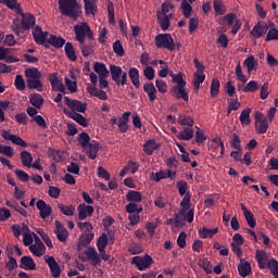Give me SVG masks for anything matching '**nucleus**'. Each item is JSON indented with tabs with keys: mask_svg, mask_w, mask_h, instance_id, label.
<instances>
[{
	"mask_svg": "<svg viewBox=\"0 0 278 278\" xmlns=\"http://www.w3.org/2000/svg\"><path fill=\"white\" fill-rule=\"evenodd\" d=\"M59 10L62 16H67L71 21H77L81 16V7L77 0H59Z\"/></svg>",
	"mask_w": 278,
	"mask_h": 278,
	"instance_id": "obj_1",
	"label": "nucleus"
},
{
	"mask_svg": "<svg viewBox=\"0 0 278 278\" xmlns=\"http://www.w3.org/2000/svg\"><path fill=\"white\" fill-rule=\"evenodd\" d=\"M74 34L76 36L77 42H86V38H88V40H94V34H92V29L88 23L75 25Z\"/></svg>",
	"mask_w": 278,
	"mask_h": 278,
	"instance_id": "obj_2",
	"label": "nucleus"
},
{
	"mask_svg": "<svg viewBox=\"0 0 278 278\" xmlns=\"http://www.w3.org/2000/svg\"><path fill=\"white\" fill-rule=\"evenodd\" d=\"M157 49H167V51H175V39L170 34H159L154 39Z\"/></svg>",
	"mask_w": 278,
	"mask_h": 278,
	"instance_id": "obj_3",
	"label": "nucleus"
},
{
	"mask_svg": "<svg viewBox=\"0 0 278 278\" xmlns=\"http://www.w3.org/2000/svg\"><path fill=\"white\" fill-rule=\"evenodd\" d=\"M110 73H111V77L115 81L116 86L127 85V72H124L123 67L111 64Z\"/></svg>",
	"mask_w": 278,
	"mask_h": 278,
	"instance_id": "obj_4",
	"label": "nucleus"
},
{
	"mask_svg": "<svg viewBox=\"0 0 278 278\" xmlns=\"http://www.w3.org/2000/svg\"><path fill=\"white\" fill-rule=\"evenodd\" d=\"M224 21L228 27H232L231 34L236 36L238 31H240V27H242V22L238 20V16L235 13H228L224 16Z\"/></svg>",
	"mask_w": 278,
	"mask_h": 278,
	"instance_id": "obj_5",
	"label": "nucleus"
},
{
	"mask_svg": "<svg viewBox=\"0 0 278 278\" xmlns=\"http://www.w3.org/2000/svg\"><path fill=\"white\" fill-rule=\"evenodd\" d=\"M64 103L72 110V112H79L80 114H84L86 112V108H88L87 103H84L79 100H73L68 97H64Z\"/></svg>",
	"mask_w": 278,
	"mask_h": 278,
	"instance_id": "obj_6",
	"label": "nucleus"
},
{
	"mask_svg": "<svg viewBox=\"0 0 278 278\" xmlns=\"http://www.w3.org/2000/svg\"><path fill=\"white\" fill-rule=\"evenodd\" d=\"M131 264H135L138 270H146V268H149V266L153 264V258L149 254H146L143 258L140 256H134Z\"/></svg>",
	"mask_w": 278,
	"mask_h": 278,
	"instance_id": "obj_7",
	"label": "nucleus"
},
{
	"mask_svg": "<svg viewBox=\"0 0 278 278\" xmlns=\"http://www.w3.org/2000/svg\"><path fill=\"white\" fill-rule=\"evenodd\" d=\"M21 25L23 31H29V29H34L36 27V16L31 13H25V15L22 16Z\"/></svg>",
	"mask_w": 278,
	"mask_h": 278,
	"instance_id": "obj_8",
	"label": "nucleus"
},
{
	"mask_svg": "<svg viewBox=\"0 0 278 278\" xmlns=\"http://www.w3.org/2000/svg\"><path fill=\"white\" fill-rule=\"evenodd\" d=\"M48 80L51 84L52 90H55L56 92L66 91V88L64 87V83H62V80H60V78L58 77V73L49 74Z\"/></svg>",
	"mask_w": 278,
	"mask_h": 278,
	"instance_id": "obj_9",
	"label": "nucleus"
},
{
	"mask_svg": "<svg viewBox=\"0 0 278 278\" xmlns=\"http://www.w3.org/2000/svg\"><path fill=\"white\" fill-rule=\"evenodd\" d=\"M268 33V24L266 22H258L251 30V36L253 38H262L263 36H266Z\"/></svg>",
	"mask_w": 278,
	"mask_h": 278,
	"instance_id": "obj_10",
	"label": "nucleus"
},
{
	"mask_svg": "<svg viewBox=\"0 0 278 278\" xmlns=\"http://www.w3.org/2000/svg\"><path fill=\"white\" fill-rule=\"evenodd\" d=\"M255 260L258 264V268L264 270V268H268V264H270V260L268 258V254L264 250H256Z\"/></svg>",
	"mask_w": 278,
	"mask_h": 278,
	"instance_id": "obj_11",
	"label": "nucleus"
},
{
	"mask_svg": "<svg viewBox=\"0 0 278 278\" xmlns=\"http://www.w3.org/2000/svg\"><path fill=\"white\" fill-rule=\"evenodd\" d=\"M1 136L2 138H4V140H10L13 144H16L17 147H23V149L27 147V143L25 140H23V138L16 135H12L8 130H2Z\"/></svg>",
	"mask_w": 278,
	"mask_h": 278,
	"instance_id": "obj_12",
	"label": "nucleus"
},
{
	"mask_svg": "<svg viewBox=\"0 0 278 278\" xmlns=\"http://www.w3.org/2000/svg\"><path fill=\"white\" fill-rule=\"evenodd\" d=\"M37 210H39L40 218H49L51 216L53 210L51 208V205L47 204L45 200H38L36 203Z\"/></svg>",
	"mask_w": 278,
	"mask_h": 278,
	"instance_id": "obj_13",
	"label": "nucleus"
},
{
	"mask_svg": "<svg viewBox=\"0 0 278 278\" xmlns=\"http://www.w3.org/2000/svg\"><path fill=\"white\" fill-rule=\"evenodd\" d=\"M46 264H48L53 278H58L60 277V275H62V269H60V265L53 256H49L48 258H46Z\"/></svg>",
	"mask_w": 278,
	"mask_h": 278,
	"instance_id": "obj_14",
	"label": "nucleus"
},
{
	"mask_svg": "<svg viewBox=\"0 0 278 278\" xmlns=\"http://www.w3.org/2000/svg\"><path fill=\"white\" fill-rule=\"evenodd\" d=\"M54 233L60 242H66V240H68V230L58 220L55 222Z\"/></svg>",
	"mask_w": 278,
	"mask_h": 278,
	"instance_id": "obj_15",
	"label": "nucleus"
},
{
	"mask_svg": "<svg viewBox=\"0 0 278 278\" xmlns=\"http://www.w3.org/2000/svg\"><path fill=\"white\" fill-rule=\"evenodd\" d=\"M85 255L90 262H92V266L101 265V256H99V253L97 252V250L94 248L89 247L85 251Z\"/></svg>",
	"mask_w": 278,
	"mask_h": 278,
	"instance_id": "obj_16",
	"label": "nucleus"
},
{
	"mask_svg": "<svg viewBox=\"0 0 278 278\" xmlns=\"http://www.w3.org/2000/svg\"><path fill=\"white\" fill-rule=\"evenodd\" d=\"M94 214V207L91 205H86V204H79L78 205V219L79 220H86L88 216H91Z\"/></svg>",
	"mask_w": 278,
	"mask_h": 278,
	"instance_id": "obj_17",
	"label": "nucleus"
},
{
	"mask_svg": "<svg viewBox=\"0 0 278 278\" xmlns=\"http://www.w3.org/2000/svg\"><path fill=\"white\" fill-rule=\"evenodd\" d=\"M63 114H66L68 116V118H72L73 121L78 123V125H80V127H88V119H86V117H84V115H81L77 112H68V111H66V109L63 110Z\"/></svg>",
	"mask_w": 278,
	"mask_h": 278,
	"instance_id": "obj_18",
	"label": "nucleus"
},
{
	"mask_svg": "<svg viewBox=\"0 0 278 278\" xmlns=\"http://www.w3.org/2000/svg\"><path fill=\"white\" fill-rule=\"evenodd\" d=\"M170 93L175 97V99H184L188 102V92L186 91V85H179L172 87Z\"/></svg>",
	"mask_w": 278,
	"mask_h": 278,
	"instance_id": "obj_19",
	"label": "nucleus"
},
{
	"mask_svg": "<svg viewBox=\"0 0 278 278\" xmlns=\"http://www.w3.org/2000/svg\"><path fill=\"white\" fill-rule=\"evenodd\" d=\"M129 116H131V112H124L122 118L118 119L117 127L121 134H127L129 130V125L127 124L129 123Z\"/></svg>",
	"mask_w": 278,
	"mask_h": 278,
	"instance_id": "obj_20",
	"label": "nucleus"
},
{
	"mask_svg": "<svg viewBox=\"0 0 278 278\" xmlns=\"http://www.w3.org/2000/svg\"><path fill=\"white\" fill-rule=\"evenodd\" d=\"M175 173H173L170 169L167 170H160L156 173H152L151 177L153 179V181L160 182L162 181V179H172V177H175Z\"/></svg>",
	"mask_w": 278,
	"mask_h": 278,
	"instance_id": "obj_21",
	"label": "nucleus"
},
{
	"mask_svg": "<svg viewBox=\"0 0 278 278\" xmlns=\"http://www.w3.org/2000/svg\"><path fill=\"white\" fill-rule=\"evenodd\" d=\"M99 142H90L85 149L87 157H89V160H97V153H99Z\"/></svg>",
	"mask_w": 278,
	"mask_h": 278,
	"instance_id": "obj_22",
	"label": "nucleus"
},
{
	"mask_svg": "<svg viewBox=\"0 0 278 278\" xmlns=\"http://www.w3.org/2000/svg\"><path fill=\"white\" fill-rule=\"evenodd\" d=\"M33 38L37 45H45L47 35H45V31H42L40 26H35L33 29Z\"/></svg>",
	"mask_w": 278,
	"mask_h": 278,
	"instance_id": "obj_23",
	"label": "nucleus"
},
{
	"mask_svg": "<svg viewBox=\"0 0 278 278\" xmlns=\"http://www.w3.org/2000/svg\"><path fill=\"white\" fill-rule=\"evenodd\" d=\"M143 91L148 94V99L149 101H151V103H153V101L157 99V97L155 96L157 93V89L155 88V85H153V83H146L143 85Z\"/></svg>",
	"mask_w": 278,
	"mask_h": 278,
	"instance_id": "obj_24",
	"label": "nucleus"
},
{
	"mask_svg": "<svg viewBox=\"0 0 278 278\" xmlns=\"http://www.w3.org/2000/svg\"><path fill=\"white\" fill-rule=\"evenodd\" d=\"M238 273L240 277H249L252 273L251 263L241 260L240 264L238 265Z\"/></svg>",
	"mask_w": 278,
	"mask_h": 278,
	"instance_id": "obj_25",
	"label": "nucleus"
},
{
	"mask_svg": "<svg viewBox=\"0 0 278 278\" xmlns=\"http://www.w3.org/2000/svg\"><path fill=\"white\" fill-rule=\"evenodd\" d=\"M180 216H182L184 220H187V223H192V220H194V210L189 208L187 213H184V215L175 213V225H179V223H181Z\"/></svg>",
	"mask_w": 278,
	"mask_h": 278,
	"instance_id": "obj_26",
	"label": "nucleus"
},
{
	"mask_svg": "<svg viewBox=\"0 0 278 278\" xmlns=\"http://www.w3.org/2000/svg\"><path fill=\"white\" fill-rule=\"evenodd\" d=\"M20 268H23V270H36V262H34L31 256H23Z\"/></svg>",
	"mask_w": 278,
	"mask_h": 278,
	"instance_id": "obj_27",
	"label": "nucleus"
},
{
	"mask_svg": "<svg viewBox=\"0 0 278 278\" xmlns=\"http://www.w3.org/2000/svg\"><path fill=\"white\" fill-rule=\"evenodd\" d=\"M48 43L54 47V49H62V47L66 45V39L55 35H50Z\"/></svg>",
	"mask_w": 278,
	"mask_h": 278,
	"instance_id": "obj_28",
	"label": "nucleus"
},
{
	"mask_svg": "<svg viewBox=\"0 0 278 278\" xmlns=\"http://www.w3.org/2000/svg\"><path fill=\"white\" fill-rule=\"evenodd\" d=\"M157 149H160V143L153 139L146 141L143 144V152L146 155H153V151H157Z\"/></svg>",
	"mask_w": 278,
	"mask_h": 278,
	"instance_id": "obj_29",
	"label": "nucleus"
},
{
	"mask_svg": "<svg viewBox=\"0 0 278 278\" xmlns=\"http://www.w3.org/2000/svg\"><path fill=\"white\" fill-rule=\"evenodd\" d=\"M94 240V232H84L78 239V249L80 247H88Z\"/></svg>",
	"mask_w": 278,
	"mask_h": 278,
	"instance_id": "obj_30",
	"label": "nucleus"
},
{
	"mask_svg": "<svg viewBox=\"0 0 278 278\" xmlns=\"http://www.w3.org/2000/svg\"><path fill=\"white\" fill-rule=\"evenodd\" d=\"M128 77L131 80L132 86H135V88H140V71H138V68L136 67H131L128 71Z\"/></svg>",
	"mask_w": 278,
	"mask_h": 278,
	"instance_id": "obj_31",
	"label": "nucleus"
},
{
	"mask_svg": "<svg viewBox=\"0 0 278 278\" xmlns=\"http://www.w3.org/2000/svg\"><path fill=\"white\" fill-rule=\"evenodd\" d=\"M29 103L36 110H40L42 108V103H45V98L40 93H33L29 96Z\"/></svg>",
	"mask_w": 278,
	"mask_h": 278,
	"instance_id": "obj_32",
	"label": "nucleus"
},
{
	"mask_svg": "<svg viewBox=\"0 0 278 278\" xmlns=\"http://www.w3.org/2000/svg\"><path fill=\"white\" fill-rule=\"evenodd\" d=\"M93 71L97 73V75H99V77H108L110 75L108 67L101 62H94Z\"/></svg>",
	"mask_w": 278,
	"mask_h": 278,
	"instance_id": "obj_33",
	"label": "nucleus"
},
{
	"mask_svg": "<svg viewBox=\"0 0 278 278\" xmlns=\"http://www.w3.org/2000/svg\"><path fill=\"white\" fill-rule=\"evenodd\" d=\"M257 60H255L254 55H250L248 56L244 62H243V66L247 67L248 73H253V71H257Z\"/></svg>",
	"mask_w": 278,
	"mask_h": 278,
	"instance_id": "obj_34",
	"label": "nucleus"
},
{
	"mask_svg": "<svg viewBox=\"0 0 278 278\" xmlns=\"http://www.w3.org/2000/svg\"><path fill=\"white\" fill-rule=\"evenodd\" d=\"M126 200L129 203H142V193L140 191L130 190L126 194Z\"/></svg>",
	"mask_w": 278,
	"mask_h": 278,
	"instance_id": "obj_35",
	"label": "nucleus"
},
{
	"mask_svg": "<svg viewBox=\"0 0 278 278\" xmlns=\"http://www.w3.org/2000/svg\"><path fill=\"white\" fill-rule=\"evenodd\" d=\"M156 16L161 29L166 31L170 27V17L168 15H162L161 12H159Z\"/></svg>",
	"mask_w": 278,
	"mask_h": 278,
	"instance_id": "obj_36",
	"label": "nucleus"
},
{
	"mask_svg": "<svg viewBox=\"0 0 278 278\" xmlns=\"http://www.w3.org/2000/svg\"><path fill=\"white\" fill-rule=\"evenodd\" d=\"M28 249L36 257H42V255H45V251H47L45 243H39L38 245L30 244Z\"/></svg>",
	"mask_w": 278,
	"mask_h": 278,
	"instance_id": "obj_37",
	"label": "nucleus"
},
{
	"mask_svg": "<svg viewBox=\"0 0 278 278\" xmlns=\"http://www.w3.org/2000/svg\"><path fill=\"white\" fill-rule=\"evenodd\" d=\"M85 3V14H91L94 16L97 14V0H84Z\"/></svg>",
	"mask_w": 278,
	"mask_h": 278,
	"instance_id": "obj_38",
	"label": "nucleus"
},
{
	"mask_svg": "<svg viewBox=\"0 0 278 278\" xmlns=\"http://www.w3.org/2000/svg\"><path fill=\"white\" fill-rule=\"evenodd\" d=\"M64 51L70 62H75L77 60V54L75 53V47H73V43L66 42Z\"/></svg>",
	"mask_w": 278,
	"mask_h": 278,
	"instance_id": "obj_39",
	"label": "nucleus"
},
{
	"mask_svg": "<svg viewBox=\"0 0 278 278\" xmlns=\"http://www.w3.org/2000/svg\"><path fill=\"white\" fill-rule=\"evenodd\" d=\"M20 157L23 166H26L27 168H31V162H34V157L31 156V153L24 150L21 152Z\"/></svg>",
	"mask_w": 278,
	"mask_h": 278,
	"instance_id": "obj_40",
	"label": "nucleus"
},
{
	"mask_svg": "<svg viewBox=\"0 0 278 278\" xmlns=\"http://www.w3.org/2000/svg\"><path fill=\"white\" fill-rule=\"evenodd\" d=\"M26 81L29 90H38V92H42V81H40V78H30Z\"/></svg>",
	"mask_w": 278,
	"mask_h": 278,
	"instance_id": "obj_41",
	"label": "nucleus"
},
{
	"mask_svg": "<svg viewBox=\"0 0 278 278\" xmlns=\"http://www.w3.org/2000/svg\"><path fill=\"white\" fill-rule=\"evenodd\" d=\"M25 76L27 79H40L42 77V73H40L38 67H31L25 70Z\"/></svg>",
	"mask_w": 278,
	"mask_h": 278,
	"instance_id": "obj_42",
	"label": "nucleus"
},
{
	"mask_svg": "<svg viewBox=\"0 0 278 278\" xmlns=\"http://www.w3.org/2000/svg\"><path fill=\"white\" fill-rule=\"evenodd\" d=\"M190 199H192V195H190V192H187L180 202L181 208L179 210V214L184 215L185 212H188V210H190Z\"/></svg>",
	"mask_w": 278,
	"mask_h": 278,
	"instance_id": "obj_43",
	"label": "nucleus"
},
{
	"mask_svg": "<svg viewBox=\"0 0 278 278\" xmlns=\"http://www.w3.org/2000/svg\"><path fill=\"white\" fill-rule=\"evenodd\" d=\"M218 233V228L210 229L207 227H203L202 229L199 230L200 238H214Z\"/></svg>",
	"mask_w": 278,
	"mask_h": 278,
	"instance_id": "obj_44",
	"label": "nucleus"
},
{
	"mask_svg": "<svg viewBox=\"0 0 278 278\" xmlns=\"http://www.w3.org/2000/svg\"><path fill=\"white\" fill-rule=\"evenodd\" d=\"M78 43L84 58H88V55H92V53H94V49H92V45H87L86 41H78Z\"/></svg>",
	"mask_w": 278,
	"mask_h": 278,
	"instance_id": "obj_45",
	"label": "nucleus"
},
{
	"mask_svg": "<svg viewBox=\"0 0 278 278\" xmlns=\"http://www.w3.org/2000/svg\"><path fill=\"white\" fill-rule=\"evenodd\" d=\"M177 123L184 127H194V119L190 115H179Z\"/></svg>",
	"mask_w": 278,
	"mask_h": 278,
	"instance_id": "obj_46",
	"label": "nucleus"
},
{
	"mask_svg": "<svg viewBox=\"0 0 278 278\" xmlns=\"http://www.w3.org/2000/svg\"><path fill=\"white\" fill-rule=\"evenodd\" d=\"M108 233L103 232L97 241V249L99 253H103L105 251V247H108Z\"/></svg>",
	"mask_w": 278,
	"mask_h": 278,
	"instance_id": "obj_47",
	"label": "nucleus"
},
{
	"mask_svg": "<svg viewBox=\"0 0 278 278\" xmlns=\"http://www.w3.org/2000/svg\"><path fill=\"white\" fill-rule=\"evenodd\" d=\"M58 207L64 216H74L75 215V205H64L62 203L58 204Z\"/></svg>",
	"mask_w": 278,
	"mask_h": 278,
	"instance_id": "obj_48",
	"label": "nucleus"
},
{
	"mask_svg": "<svg viewBox=\"0 0 278 278\" xmlns=\"http://www.w3.org/2000/svg\"><path fill=\"white\" fill-rule=\"evenodd\" d=\"M78 142L81 147V149H88V146L90 143V135L88 132L83 131L78 135Z\"/></svg>",
	"mask_w": 278,
	"mask_h": 278,
	"instance_id": "obj_49",
	"label": "nucleus"
},
{
	"mask_svg": "<svg viewBox=\"0 0 278 278\" xmlns=\"http://www.w3.org/2000/svg\"><path fill=\"white\" fill-rule=\"evenodd\" d=\"M239 121L241 125H251V109H244L239 116Z\"/></svg>",
	"mask_w": 278,
	"mask_h": 278,
	"instance_id": "obj_50",
	"label": "nucleus"
},
{
	"mask_svg": "<svg viewBox=\"0 0 278 278\" xmlns=\"http://www.w3.org/2000/svg\"><path fill=\"white\" fill-rule=\"evenodd\" d=\"M178 140H192L194 138V130L192 128H185L179 135Z\"/></svg>",
	"mask_w": 278,
	"mask_h": 278,
	"instance_id": "obj_51",
	"label": "nucleus"
},
{
	"mask_svg": "<svg viewBox=\"0 0 278 278\" xmlns=\"http://www.w3.org/2000/svg\"><path fill=\"white\" fill-rule=\"evenodd\" d=\"M198 264H199L200 268H203V270L206 273V275H211L212 262H210V260H207V257L200 258Z\"/></svg>",
	"mask_w": 278,
	"mask_h": 278,
	"instance_id": "obj_52",
	"label": "nucleus"
},
{
	"mask_svg": "<svg viewBox=\"0 0 278 278\" xmlns=\"http://www.w3.org/2000/svg\"><path fill=\"white\" fill-rule=\"evenodd\" d=\"M203 81H205V74H199V73L193 74L192 84L195 90H199L201 88V84H203Z\"/></svg>",
	"mask_w": 278,
	"mask_h": 278,
	"instance_id": "obj_53",
	"label": "nucleus"
},
{
	"mask_svg": "<svg viewBox=\"0 0 278 278\" xmlns=\"http://www.w3.org/2000/svg\"><path fill=\"white\" fill-rule=\"evenodd\" d=\"M218 92H220V80L213 78L211 83V97H218Z\"/></svg>",
	"mask_w": 278,
	"mask_h": 278,
	"instance_id": "obj_54",
	"label": "nucleus"
},
{
	"mask_svg": "<svg viewBox=\"0 0 278 278\" xmlns=\"http://www.w3.org/2000/svg\"><path fill=\"white\" fill-rule=\"evenodd\" d=\"M12 108V102L9 100L0 101V121L1 123L5 122V110Z\"/></svg>",
	"mask_w": 278,
	"mask_h": 278,
	"instance_id": "obj_55",
	"label": "nucleus"
},
{
	"mask_svg": "<svg viewBox=\"0 0 278 278\" xmlns=\"http://www.w3.org/2000/svg\"><path fill=\"white\" fill-rule=\"evenodd\" d=\"M7 206L12 207L13 210H15V212H18V214H21L22 216H27V211L21 207V205H18V202L7 201Z\"/></svg>",
	"mask_w": 278,
	"mask_h": 278,
	"instance_id": "obj_56",
	"label": "nucleus"
},
{
	"mask_svg": "<svg viewBox=\"0 0 278 278\" xmlns=\"http://www.w3.org/2000/svg\"><path fill=\"white\" fill-rule=\"evenodd\" d=\"M181 10L185 18H190V16H192V5L187 2V0H182Z\"/></svg>",
	"mask_w": 278,
	"mask_h": 278,
	"instance_id": "obj_57",
	"label": "nucleus"
},
{
	"mask_svg": "<svg viewBox=\"0 0 278 278\" xmlns=\"http://www.w3.org/2000/svg\"><path fill=\"white\" fill-rule=\"evenodd\" d=\"M213 8H214L216 14H218L219 16H223V14H225V12H227L225 4H223V1H220V0H214Z\"/></svg>",
	"mask_w": 278,
	"mask_h": 278,
	"instance_id": "obj_58",
	"label": "nucleus"
},
{
	"mask_svg": "<svg viewBox=\"0 0 278 278\" xmlns=\"http://www.w3.org/2000/svg\"><path fill=\"white\" fill-rule=\"evenodd\" d=\"M126 212L128 214H140L142 212V206H140L134 202H130L126 205Z\"/></svg>",
	"mask_w": 278,
	"mask_h": 278,
	"instance_id": "obj_59",
	"label": "nucleus"
},
{
	"mask_svg": "<svg viewBox=\"0 0 278 278\" xmlns=\"http://www.w3.org/2000/svg\"><path fill=\"white\" fill-rule=\"evenodd\" d=\"M257 134H266L268 131V119L255 123Z\"/></svg>",
	"mask_w": 278,
	"mask_h": 278,
	"instance_id": "obj_60",
	"label": "nucleus"
},
{
	"mask_svg": "<svg viewBox=\"0 0 278 278\" xmlns=\"http://www.w3.org/2000/svg\"><path fill=\"white\" fill-rule=\"evenodd\" d=\"M267 268L274 275V278H278V261L275 258H270V262L267 265Z\"/></svg>",
	"mask_w": 278,
	"mask_h": 278,
	"instance_id": "obj_61",
	"label": "nucleus"
},
{
	"mask_svg": "<svg viewBox=\"0 0 278 278\" xmlns=\"http://www.w3.org/2000/svg\"><path fill=\"white\" fill-rule=\"evenodd\" d=\"M0 153L7 155V157H14V148L0 143Z\"/></svg>",
	"mask_w": 278,
	"mask_h": 278,
	"instance_id": "obj_62",
	"label": "nucleus"
},
{
	"mask_svg": "<svg viewBox=\"0 0 278 278\" xmlns=\"http://www.w3.org/2000/svg\"><path fill=\"white\" fill-rule=\"evenodd\" d=\"M242 90L243 92H256V90H260V85H257V81L251 80Z\"/></svg>",
	"mask_w": 278,
	"mask_h": 278,
	"instance_id": "obj_63",
	"label": "nucleus"
},
{
	"mask_svg": "<svg viewBox=\"0 0 278 278\" xmlns=\"http://www.w3.org/2000/svg\"><path fill=\"white\" fill-rule=\"evenodd\" d=\"M15 176L20 181H23L24 184H27L29 181V174L23 169H15Z\"/></svg>",
	"mask_w": 278,
	"mask_h": 278,
	"instance_id": "obj_64",
	"label": "nucleus"
}]
</instances>
